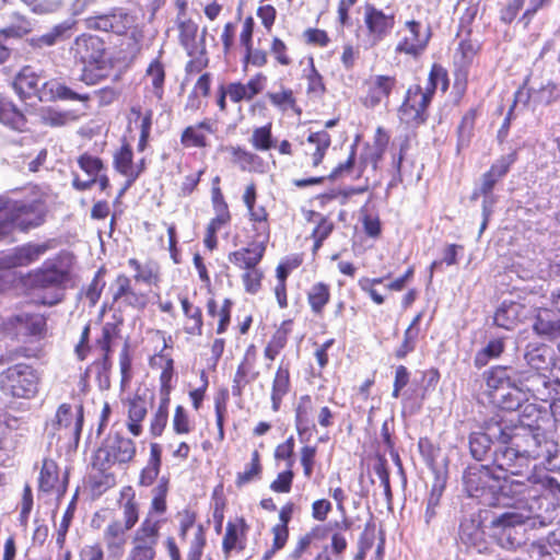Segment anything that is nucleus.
I'll list each match as a JSON object with an SVG mask.
<instances>
[{
    "label": "nucleus",
    "mask_w": 560,
    "mask_h": 560,
    "mask_svg": "<svg viewBox=\"0 0 560 560\" xmlns=\"http://www.w3.org/2000/svg\"><path fill=\"white\" fill-rule=\"evenodd\" d=\"M559 453V445L538 427L509 425L506 433L492 453V463L501 471L517 476L528 470L534 460L550 464Z\"/></svg>",
    "instance_id": "1"
},
{
    "label": "nucleus",
    "mask_w": 560,
    "mask_h": 560,
    "mask_svg": "<svg viewBox=\"0 0 560 560\" xmlns=\"http://www.w3.org/2000/svg\"><path fill=\"white\" fill-rule=\"evenodd\" d=\"M13 89L22 100L49 102L52 100L88 101V94L74 92L67 85L56 81H47L37 74L33 68L24 67L14 78Z\"/></svg>",
    "instance_id": "2"
},
{
    "label": "nucleus",
    "mask_w": 560,
    "mask_h": 560,
    "mask_svg": "<svg viewBox=\"0 0 560 560\" xmlns=\"http://www.w3.org/2000/svg\"><path fill=\"white\" fill-rule=\"evenodd\" d=\"M46 207L40 200L15 201L0 196V240L8 237L15 229L26 232L42 225Z\"/></svg>",
    "instance_id": "3"
},
{
    "label": "nucleus",
    "mask_w": 560,
    "mask_h": 560,
    "mask_svg": "<svg viewBox=\"0 0 560 560\" xmlns=\"http://www.w3.org/2000/svg\"><path fill=\"white\" fill-rule=\"evenodd\" d=\"M439 88L443 92L446 91L448 79L446 71L441 66L433 65L424 90L420 85L408 89L406 100L399 108L400 119L408 125L422 124L427 119V107Z\"/></svg>",
    "instance_id": "4"
},
{
    "label": "nucleus",
    "mask_w": 560,
    "mask_h": 560,
    "mask_svg": "<svg viewBox=\"0 0 560 560\" xmlns=\"http://www.w3.org/2000/svg\"><path fill=\"white\" fill-rule=\"evenodd\" d=\"M69 54L74 62L83 66L80 80L89 85L95 84L103 77V74H94L93 69L102 71L108 66L105 43L95 35L78 36L71 44Z\"/></svg>",
    "instance_id": "5"
},
{
    "label": "nucleus",
    "mask_w": 560,
    "mask_h": 560,
    "mask_svg": "<svg viewBox=\"0 0 560 560\" xmlns=\"http://www.w3.org/2000/svg\"><path fill=\"white\" fill-rule=\"evenodd\" d=\"M40 380L33 365L16 363L0 372V390L12 398L32 399L38 394Z\"/></svg>",
    "instance_id": "6"
},
{
    "label": "nucleus",
    "mask_w": 560,
    "mask_h": 560,
    "mask_svg": "<svg viewBox=\"0 0 560 560\" xmlns=\"http://www.w3.org/2000/svg\"><path fill=\"white\" fill-rule=\"evenodd\" d=\"M537 517L533 516L530 511L522 512L515 508L508 510L492 517L490 524L492 536L498 544L508 550L516 549L522 545L523 534L521 527L527 523L535 526Z\"/></svg>",
    "instance_id": "7"
},
{
    "label": "nucleus",
    "mask_w": 560,
    "mask_h": 560,
    "mask_svg": "<svg viewBox=\"0 0 560 560\" xmlns=\"http://www.w3.org/2000/svg\"><path fill=\"white\" fill-rule=\"evenodd\" d=\"M464 485L469 497L489 506L500 504V476L487 465L469 466L464 474Z\"/></svg>",
    "instance_id": "8"
},
{
    "label": "nucleus",
    "mask_w": 560,
    "mask_h": 560,
    "mask_svg": "<svg viewBox=\"0 0 560 560\" xmlns=\"http://www.w3.org/2000/svg\"><path fill=\"white\" fill-rule=\"evenodd\" d=\"M161 522L151 517L150 513L135 530L131 549L126 560H154L160 539Z\"/></svg>",
    "instance_id": "9"
},
{
    "label": "nucleus",
    "mask_w": 560,
    "mask_h": 560,
    "mask_svg": "<svg viewBox=\"0 0 560 560\" xmlns=\"http://www.w3.org/2000/svg\"><path fill=\"white\" fill-rule=\"evenodd\" d=\"M529 482V478L518 480L500 476V490L498 491V497L500 498L499 505H506L510 508L509 510L515 508L517 511L522 512L530 511L533 514V506H527V500H535L538 497V491L534 489Z\"/></svg>",
    "instance_id": "10"
},
{
    "label": "nucleus",
    "mask_w": 560,
    "mask_h": 560,
    "mask_svg": "<svg viewBox=\"0 0 560 560\" xmlns=\"http://www.w3.org/2000/svg\"><path fill=\"white\" fill-rule=\"evenodd\" d=\"M68 280L69 271L62 266L59 258L46 260L40 268L31 275V282L34 288L54 289L57 291L52 299L46 302L49 305L61 301L62 294L59 291Z\"/></svg>",
    "instance_id": "11"
},
{
    "label": "nucleus",
    "mask_w": 560,
    "mask_h": 560,
    "mask_svg": "<svg viewBox=\"0 0 560 560\" xmlns=\"http://www.w3.org/2000/svg\"><path fill=\"white\" fill-rule=\"evenodd\" d=\"M135 455V442L129 438L115 434L109 436L97 450L95 455V465H97L100 469L105 470L116 463H129Z\"/></svg>",
    "instance_id": "12"
},
{
    "label": "nucleus",
    "mask_w": 560,
    "mask_h": 560,
    "mask_svg": "<svg viewBox=\"0 0 560 560\" xmlns=\"http://www.w3.org/2000/svg\"><path fill=\"white\" fill-rule=\"evenodd\" d=\"M509 425L503 422L490 423L486 431L472 432L469 435V450L471 456L477 460H483L489 455L492 456V446L501 442V435L506 433Z\"/></svg>",
    "instance_id": "13"
},
{
    "label": "nucleus",
    "mask_w": 560,
    "mask_h": 560,
    "mask_svg": "<svg viewBox=\"0 0 560 560\" xmlns=\"http://www.w3.org/2000/svg\"><path fill=\"white\" fill-rule=\"evenodd\" d=\"M401 38L396 46V52L418 57L425 49L430 40V30H422L421 23L407 21L400 31Z\"/></svg>",
    "instance_id": "14"
},
{
    "label": "nucleus",
    "mask_w": 560,
    "mask_h": 560,
    "mask_svg": "<svg viewBox=\"0 0 560 560\" xmlns=\"http://www.w3.org/2000/svg\"><path fill=\"white\" fill-rule=\"evenodd\" d=\"M55 425H57V430H63L65 435L72 438L78 443L83 425L82 406H77L74 411L68 404L59 406L56 412Z\"/></svg>",
    "instance_id": "15"
},
{
    "label": "nucleus",
    "mask_w": 560,
    "mask_h": 560,
    "mask_svg": "<svg viewBox=\"0 0 560 560\" xmlns=\"http://www.w3.org/2000/svg\"><path fill=\"white\" fill-rule=\"evenodd\" d=\"M50 248L48 243L33 244L28 243L14 248L2 259L1 265L5 268L27 266L39 259Z\"/></svg>",
    "instance_id": "16"
},
{
    "label": "nucleus",
    "mask_w": 560,
    "mask_h": 560,
    "mask_svg": "<svg viewBox=\"0 0 560 560\" xmlns=\"http://www.w3.org/2000/svg\"><path fill=\"white\" fill-rule=\"evenodd\" d=\"M267 241L254 238V241L244 248L229 254L228 259L231 264L245 270L257 268L261 261Z\"/></svg>",
    "instance_id": "17"
},
{
    "label": "nucleus",
    "mask_w": 560,
    "mask_h": 560,
    "mask_svg": "<svg viewBox=\"0 0 560 560\" xmlns=\"http://www.w3.org/2000/svg\"><path fill=\"white\" fill-rule=\"evenodd\" d=\"M244 203L246 205L250 220L253 221V228L255 231V238L268 241L269 238V226L267 223V212L264 207H255L256 201V187L250 184L246 187L244 196Z\"/></svg>",
    "instance_id": "18"
},
{
    "label": "nucleus",
    "mask_w": 560,
    "mask_h": 560,
    "mask_svg": "<svg viewBox=\"0 0 560 560\" xmlns=\"http://www.w3.org/2000/svg\"><path fill=\"white\" fill-rule=\"evenodd\" d=\"M396 85V79L390 75H373L366 81L368 92L364 97L366 107H375L387 100Z\"/></svg>",
    "instance_id": "19"
},
{
    "label": "nucleus",
    "mask_w": 560,
    "mask_h": 560,
    "mask_svg": "<svg viewBox=\"0 0 560 560\" xmlns=\"http://www.w3.org/2000/svg\"><path fill=\"white\" fill-rule=\"evenodd\" d=\"M514 378L525 395H528V398L530 396L539 397L542 395L549 384L546 372L532 371L524 368L515 370Z\"/></svg>",
    "instance_id": "20"
},
{
    "label": "nucleus",
    "mask_w": 560,
    "mask_h": 560,
    "mask_svg": "<svg viewBox=\"0 0 560 560\" xmlns=\"http://www.w3.org/2000/svg\"><path fill=\"white\" fill-rule=\"evenodd\" d=\"M365 24L372 36L373 44L381 42L394 26V16L387 15L371 4L365 7Z\"/></svg>",
    "instance_id": "21"
},
{
    "label": "nucleus",
    "mask_w": 560,
    "mask_h": 560,
    "mask_svg": "<svg viewBox=\"0 0 560 560\" xmlns=\"http://www.w3.org/2000/svg\"><path fill=\"white\" fill-rule=\"evenodd\" d=\"M247 529L248 526L242 517L228 522L222 541V549L226 559L230 558L233 551H242L245 549Z\"/></svg>",
    "instance_id": "22"
},
{
    "label": "nucleus",
    "mask_w": 560,
    "mask_h": 560,
    "mask_svg": "<svg viewBox=\"0 0 560 560\" xmlns=\"http://www.w3.org/2000/svg\"><path fill=\"white\" fill-rule=\"evenodd\" d=\"M526 370L547 372L552 365V349L545 343L530 342L524 351Z\"/></svg>",
    "instance_id": "23"
},
{
    "label": "nucleus",
    "mask_w": 560,
    "mask_h": 560,
    "mask_svg": "<svg viewBox=\"0 0 560 560\" xmlns=\"http://www.w3.org/2000/svg\"><path fill=\"white\" fill-rule=\"evenodd\" d=\"M73 25V22L65 21L55 25L47 33L30 38L28 44L36 49L55 46L70 38Z\"/></svg>",
    "instance_id": "24"
},
{
    "label": "nucleus",
    "mask_w": 560,
    "mask_h": 560,
    "mask_svg": "<svg viewBox=\"0 0 560 560\" xmlns=\"http://www.w3.org/2000/svg\"><path fill=\"white\" fill-rule=\"evenodd\" d=\"M514 372L515 370L504 365H495L485 372L486 386L491 398L492 394H498L514 383Z\"/></svg>",
    "instance_id": "25"
},
{
    "label": "nucleus",
    "mask_w": 560,
    "mask_h": 560,
    "mask_svg": "<svg viewBox=\"0 0 560 560\" xmlns=\"http://www.w3.org/2000/svg\"><path fill=\"white\" fill-rule=\"evenodd\" d=\"M133 153L128 144H124L114 155V166L117 172L127 177V185L120 191V195L138 178L141 170L137 168L132 162Z\"/></svg>",
    "instance_id": "26"
},
{
    "label": "nucleus",
    "mask_w": 560,
    "mask_h": 560,
    "mask_svg": "<svg viewBox=\"0 0 560 560\" xmlns=\"http://www.w3.org/2000/svg\"><path fill=\"white\" fill-rule=\"evenodd\" d=\"M491 400L501 409L513 411L528 400V395H525L514 378V383L506 387V389L500 390L498 394H492Z\"/></svg>",
    "instance_id": "27"
},
{
    "label": "nucleus",
    "mask_w": 560,
    "mask_h": 560,
    "mask_svg": "<svg viewBox=\"0 0 560 560\" xmlns=\"http://www.w3.org/2000/svg\"><path fill=\"white\" fill-rule=\"evenodd\" d=\"M534 331L547 339L560 338V317L552 311H540L533 324Z\"/></svg>",
    "instance_id": "28"
},
{
    "label": "nucleus",
    "mask_w": 560,
    "mask_h": 560,
    "mask_svg": "<svg viewBox=\"0 0 560 560\" xmlns=\"http://www.w3.org/2000/svg\"><path fill=\"white\" fill-rule=\"evenodd\" d=\"M39 489L44 492L55 491L63 493L66 491V480L59 479L58 466L49 458H45L39 474Z\"/></svg>",
    "instance_id": "29"
},
{
    "label": "nucleus",
    "mask_w": 560,
    "mask_h": 560,
    "mask_svg": "<svg viewBox=\"0 0 560 560\" xmlns=\"http://www.w3.org/2000/svg\"><path fill=\"white\" fill-rule=\"evenodd\" d=\"M114 288L113 298L115 301L124 299L125 303L133 307L145 305V296L131 287V280L127 276L119 275L115 280Z\"/></svg>",
    "instance_id": "30"
},
{
    "label": "nucleus",
    "mask_w": 560,
    "mask_h": 560,
    "mask_svg": "<svg viewBox=\"0 0 560 560\" xmlns=\"http://www.w3.org/2000/svg\"><path fill=\"white\" fill-rule=\"evenodd\" d=\"M213 132V122L209 119H205L197 125L185 128L180 141L188 148H203L207 145V135Z\"/></svg>",
    "instance_id": "31"
},
{
    "label": "nucleus",
    "mask_w": 560,
    "mask_h": 560,
    "mask_svg": "<svg viewBox=\"0 0 560 560\" xmlns=\"http://www.w3.org/2000/svg\"><path fill=\"white\" fill-rule=\"evenodd\" d=\"M0 122L16 131H23L26 127L24 114L7 97H0Z\"/></svg>",
    "instance_id": "32"
},
{
    "label": "nucleus",
    "mask_w": 560,
    "mask_h": 560,
    "mask_svg": "<svg viewBox=\"0 0 560 560\" xmlns=\"http://www.w3.org/2000/svg\"><path fill=\"white\" fill-rule=\"evenodd\" d=\"M129 529L122 527L120 521L110 522L104 530V541L108 552L120 556L127 542V533Z\"/></svg>",
    "instance_id": "33"
},
{
    "label": "nucleus",
    "mask_w": 560,
    "mask_h": 560,
    "mask_svg": "<svg viewBox=\"0 0 560 560\" xmlns=\"http://www.w3.org/2000/svg\"><path fill=\"white\" fill-rule=\"evenodd\" d=\"M179 40L189 56L203 52V43H198V25L191 20H180L178 22ZM203 42V39H201Z\"/></svg>",
    "instance_id": "34"
},
{
    "label": "nucleus",
    "mask_w": 560,
    "mask_h": 560,
    "mask_svg": "<svg viewBox=\"0 0 560 560\" xmlns=\"http://www.w3.org/2000/svg\"><path fill=\"white\" fill-rule=\"evenodd\" d=\"M522 311L520 303L504 301L494 313L493 322L498 327L511 330L518 323Z\"/></svg>",
    "instance_id": "35"
},
{
    "label": "nucleus",
    "mask_w": 560,
    "mask_h": 560,
    "mask_svg": "<svg viewBox=\"0 0 560 560\" xmlns=\"http://www.w3.org/2000/svg\"><path fill=\"white\" fill-rule=\"evenodd\" d=\"M162 448L158 443H151L150 457L147 466L141 470L139 477V485L143 487L151 486L158 478L162 463Z\"/></svg>",
    "instance_id": "36"
},
{
    "label": "nucleus",
    "mask_w": 560,
    "mask_h": 560,
    "mask_svg": "<svg viewBox=\"0 0 560 560\" xmlns=\"http://www.w3.org/2000/svg\"><path fill=\"white\" fill-rule=\"evenodd\" d=\"M310 404V396H303L295 410V427L302 442L308 441L315 430V424L308 416Z\"/></svg>",
    "instance_id": "37"
},
{
    "label": "nucleus",
    "mask_w": 560,
    "mask_h": 560,
    "mask_svg": "<svg viewBox=\"0 0 560 560\" xmlns=\"http://www.w3.org/2000/svg\"><path fill=\"white\" fill-rule=\"evenodd\" d=\"M148 412L145 399L136 396L128 402V429L138 436L142 432L141 421L145 418Z\"/></svg>",
    "instance_id": "38"
},
{
    "label": "nucleus",
    "mask_w": 560,
    "mask_h": 560,
    "mask_svg": "<svg viewBox=\"0 0 560 560\" xmlns=\"http://www.w3.org/2000/svg\"><path fill=\"white\" fill-rule=\"evenodd\" d=\"M307 143L312 147V152L310 153L312 156V165L316 167L322 163L330 147V135L326 130L311 132L307 137Z\"/></svg>",
    "instance_id": "39"
},
{
    "label": "nucleus",
    "mask_w": 560,
    "mask_h": 560,
    "mask_svg": "<svg viewBox=\"0 0 560 560\" xmlns=\"http://www.w3.org/2000/svg\"><path fill=\"white\" fill-rule=\"evenodd\" d=\"M18 330L26 336L39 337L46 329V319L40 314H21L16 316Z\"/></svg>",
    "instance_id": "40"
},
{
    "label": "nucleus",
    "mask_w": 560,
    "mask_h": 560,
    "mask_svg": "<svg viewBox=\"0 0 560 560\" xmlns=\"http://www.w3.org/2000/svg\"><path fill=\"white\" fill-rule=\"evenodd\" d=\"M504 350V338L490 339L488 343L476 353L474 359L475 366L478 369L486 366L489 361L499 359Z\"/></svg>",
    "instance_id": "41"
},
{
    "label": "nucleus",
    "mask_w": 560,
    "mask_h": 560,
    "mask_svg": "<svg viewBox=\"0 0 560 560\" xmlns=\"http://www.w3.org/2000/svg\"><path fill=\"white\" fill-rule=\"evenodd\" d=\"M258 376V372L254 371L253 364L246 354L241 364L237 366L236 373L233 378L232 394L233 396H241L244 387L254 382Z\"/></svg>",
    "instance_id": "42"
},
{
    "label": "nucleus",
    "mask_w": 560,
    "mask_h": 560,
    "mask_svg": "<svg viewBox=\"0 0 560 560\" xmlns=\"http://www.w3.org/2000/svg\"><path fill=\"white\" fill-rule=\"evenodd\" d=\"M290 387V374L289 370L279 366L273 382L271 390V402L272 410L278 411L282 401V398L288 394Z\"/></svg>",
    "instance_id": "43"
},
{
    "label": "nucleus",
    "mask_w": 560,
    "mask_h": 560,
    "mask_svg": "<svg viewBox=\"0 0 560 560\" xmlns=\"http://www.w3.org/2000/svg\"><path fill=\"white\" fill-rule=\"evenodd\" d=\"M266 96L272 106L283 113L290 109L300 113L294 93L289 88L281 85L279 91L268 92Z\"/></svg>",
    "instance_id": "44"
},
{
    "label": "nucleus",
    "mask_w": 560,
    "mask_h": 560,
    "mask_svg": "<svg viewBox=\"0 0 560 560\" xmlns=\"http://www.w3.org/2000/svg\"><path fill=\"white\" fill-rule=\"evenodd\" d=\"M33 30V24L25 16L13 13L12 23L8 27L0 30V43H5L10 37H22Z\"/></svg>",
    "instance_id": "45"
},
{
    "label": "nucleus",
    "mask_w": 560,
    "mask_h": 560,
    "mask_svg": "<svg viewBox=\"0 0 560 560\" xmlns=\"http://www.w3.org/2000/svg\"><path fill=\"white\" fill-rule=\"evenodd\" d=\"M330 299V288L328 284L323 282H317L312 285L307 293L308 304L311 310L315 314H322L324 307L329 302Z\"/></svg>",
    "instance_id": "46"
},
{
    "label": "nucleus",
    "mask_w": 560,
    "mask_h": 560,
    "mask_svg": "<svg viewBox=\"0 0 560 560\" xmlns=\"http://www.w3.org/2000/svg\"><path fill=\"white\" fill-rule=\"evenodd\" d=\"M147 77L151 80L152 92L158 100H162L164 93L165 72L162 63L154 60L147 69Z\"/></svg>",
    "instance_id": "47"
},
{
    "label": "nucleus",
    "mask_w": 560,
    "mask_h": 560,
    "mask_svg": "<svg viewBox=\"0 0 560 560\" xmlns=\"http://www.w3.org/2000/svg\"><path fill=\"white\" fill-rule=\"evenodd\" d=\"M475 119H476V110L470 109L468 110L462 118V121L458 126V141H457V149L460 150L468 145L470 138L472 136V130L475 127Z\"/></svg>",
    "instance_id": "48"
},
{
    "label": "nucleus",
    "mask_w": 560,
    "mask_h": 560,
    "mask_svg": "<svg viewBox=\"0 0 560 560\" xmlns=\"http://www.w3.org/2000/svg\"><path fill=\"white\" fill-rule=\"evenodd\" d=\"M249 141L258 151L270 150L275 145L271 133V124L255 128Z\"/></svg>",
    "instance_id": "49"
},
{
    "label": "nucleus",
    "mask_w": 560,
    "mask_h": 560,
    "mask_svg": "<svg viewBox=\"0 0 560 560\" xmlns=\"http://www.w3.org/2000/svg\"><path fill=\"white\" fill-rule=\"evenodd\" d=\"M230 150L234 162L237 163L244 171L256 170V166L261 161L257 154L249 152L241 147H232Z\"/></svg>",
    "instance_id": "50"
},
{
    "label": "nucleus",
    "mask_w": 560,
    "mask_h": 560,
    "mask_svg": "<svg viewBox=\"0 0 560 560\" xmlns=\"http://www.w3.org/2000/svg\"><path fill=\"white\" fill-rule=\"evenodd\" d=\"M107 15L113 24V33L116 34H124L133 23L132 18L122 9H116Z\"/></svg>",
    "instance_id": "51"
},
{
    "label": "nucleus",
    "mask_w": 560,
    "mask_h": 560,
    "mask_svg": "<svg viewBox=\"0 0 560 560\" xmlns=\"http://www.w3.org/2000/svg\"><path fill=\"white\" fill-rule=\"evenodd\" d=\"M121 508L124 515L122 527L130 530L139 521V505L135 500V494H131V497L122 503Z\"/></svg>",
    "instance_id": "52"
},
{
    "label": "nucleus",
    "mask_w": 560,
    "mask_h": 560,
    "mask_svg": "<svg viewBox=\"0 0 560 560\" xmlns=\"http://www.w3.org/2000/svg\"><path fill=\"white\" fill-rule=\"evenodd\" d=\"M443 493V486L440 483L433 485L430 495L427 501V509L424 512V521L429 525L436 515V509Z\"/></svg>",
    "instance_id": "53"
},
{
    "label": "nucleus",
    "mask_w": 560,
    "mask_h": 560,
    "mask_svg": "<svg viewBox=\"0 0 560 560\" xmlns=\"http://www.w3.org/2000/svg\"><path fill=\"white\" fill-rule=\"evenodd\" d=\"M78 164L90 177L96 178L100 172L104 168L103 162L100 158L90 154H82L78 159Z\"/></svg>",
    "instance_id": "54"
},
{
    "label": "nucleus",
    "mask_w": 560,
    "mask_h": 560,
    "mask_svg": "<svg viewBox=\"0 0 560 560\" xmlns=\"http://www.w3.org/2000/svg\"><path fill=\"white\" fill-rule=\"evenodd\" d=\"M118 323H106L102 329V337L98 339L97 343L101 350L104 352L105 358H107L110 352V345L114 338L118 335Z\"/></svg>",
    "instance_id": "55"
},
{
    "label": "nucleus",
    "mask_w": 560,
    "mask_h": 560,
    "mask_svg": "<svg viewBox=\"0 0 560 560\" xmlns=\"http://www.w3.org/2000/svg\"><path fill=\"white\" fill-rule=\"evenodd\" d=\"M419 332L413 328H407L404 334V340L400 347L396 350V357L404 359L408 353L416 349Z\"/></svg>",
    "instance_id": "56"
},
{
    "label": "nucleus",
    "mask_w": 560,
    "mask_h": 560,
    "mask_svg": "<svg viewBox=\"0 0 560 560\" xmlns=\"http://www.w3.org/2000/svg\"><path fill=\"white\" fill-rule=\"evenodd\" d=\"M516 161V152H512L497 160L488 171L491 175L501 179L509 172L511 165Z\"/></svg>",
    "instance_id": "57"
},
{
    "label": "nucleus",
    "mask_w": 560,
    "mask_h": 560,
    "mask_svg": "<svg viewBox=\"0 0 560 560\" xmlns=\"http://www.w3.org/2000/svg\"><path fill=\"white\" fill-rule=\"evenodd\" d=\"M205 545V530L202 525H198L195 537L190 542L188 560H200Z\"/></svg>",
    "instance_id": "58"
},
{
    "label": "nucleus",
    "mask_w": 560,
    "mask_h": 560,
    "mask_svg": "<svg viewBox=\"0 0 560 560\" xmlns=\"http://www.w3.org/2000/svg\"><path fill=\"white\" fill-rule=\"evenodd\" d=\"M173 429L177 434H187L191 431L187 411L183 406H177L175 409Z\"/></svg>",
    "instance_id": "59"
},
{
    "label": "nucleus",
    "mask_w": 560,
    "mask_h": 560,
    "mask_svg": "<svg viewBox=\"0 0 560 560\" xmlns=\"http://www.w3.org/2000/svg\"><path fill=\"white\" fill-rule=\"evenodd\" d=\"M294 439L293 436L288 438L283 443L279 444L275 451V458L278 460H287L288 468L293 466V452H294Z\"/></svg>",
    "instance_id": "60"
},
{
    "label": "nucleus",
    "mask_w": 560,
    "mask_h": 560,
    "mask_svg": "<svg viewBox=\"0 0 560 560\" xmlns=\"http://www.w3.org/2000/svg\"><path fill=\"white\" fill-rule=\"evenodd\" d=\"M262 272L258 268L246 270L242 280L246 292L255 294L260 289Z\"/></svg>",
    "instance_id": "61"
},
{
    "label": "nucleus",
    "mask_w": 560,
    "mask_h": 560,
    "mask_svg": "<svg viewBox=\"0 0 560 560\" xmlns=\"http://www.w3.org/2000/svg\"><path fill=\"white\" fill-rule=\"evenodd\" d=\"M462 246L451 244L444 249V255L442 260H434L430 266V277H432L433 272L438 270L444 262L447 266L455 265L457 262V250L460 249Z\"/></svg>",
    "instance_id": "62"
},
{
    "label": "nucleus",
    "mask_w": 560,
    "mask_h": 560,
    "mask_svg": "<svg viewBox=\"0 0 560 560\" xmlns=\"http://www.w3.org/2000/svg\"><path fill=\"white\" fill-rule=\"evenodd\" d=\"M292 480L293 472L291 468H288L285 471L280 472L276 480L271 482L270 489L275 492L288 493L291 490Z\"/></svg>",
    "instance_id": "63"
},
{
    "label": "nucleus",
    "mask_w": 560,
    "mask_h": 560,
    "mask_svg": "<svg viewBox=\"0 0 560 560\" xmlns=\"http://www.w3.org/2000/svg\"><path fill=\"white\" fill-rule=\"evenodd\" d=\"M261 472V465L248 464L245 467V470L238 472L236 476L235 485L238 488L252 482L254 479L258 478Z\"/></svg>",
    "instance_id": "64"
}]
</instances>
